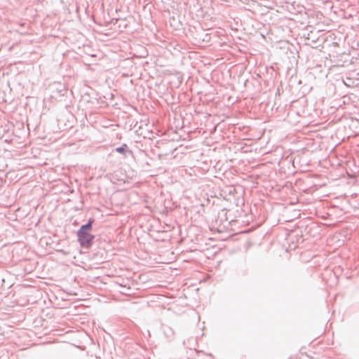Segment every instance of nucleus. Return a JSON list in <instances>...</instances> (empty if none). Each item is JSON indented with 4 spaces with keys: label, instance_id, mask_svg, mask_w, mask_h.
<instances>
[{
    "label": "nucleus",
    "instance_id": "obj_10",
    "mask_svg": "<svg viewBox=\"0 0 359 359\" xmlns=\"http://www.w3.org/2000/svg\"><path fill=\"white\" fill-rule=\"evenodd\" d=\"M269 3L273 4L274 1H268Z\"/></svg>",
    "mask_w": 359,
    "mask_h": 359
},
{
    "label": "nucleus",
    "instance_id": "obj_1",
    "mask_svg": "<svg viewBox=\"0 0 359 359\" xmlns=\"http://www.w3.org/2000/svg\"><path fill=\"white\" fill-rule=\"evenodd\" d=\"M94 222L93 218H89L88 222L81 225L77 231V240L82 248L89 249L93 243L95 237L90 232Z\"/></svg>",
    "mask_w": 359,
    "mask_h": 359
},
{
    "label": "nucleus",
    "instance_id": "obj_2",
    "mask_svg": "<svg viewBox=\"0 0 359 359\" xmlns=\"http://www.w3.org/2000/svg\"><path fill=\"white\" fill-rule=\"evenodd\" d=\"M282 7L292 15L305 13V7L301 5L299 1H280Z\"/></svg>",
    "mask_w": 359,
    "mask_h": 359
},
{
    "label": "nucleus",
    "instance_id": "obj_4",
    "mask_svg": "<svg viewBox=\"0 0 359 359\" xmlns=\"http://www.w3.org/2000/svg\"><path fill=\"white\" fill-rule=\"evenodd\" d=\"M162 330L163 332L165 337H166V339L168 341H171L174 339L175 331L171 327H170L167 325H163Z\"/></svg>",
    "mask_w": 359,
    "mask_h": 359
},
{
    "label": "nucleus",
    "instance_id": "obj_9",
    "mask_svg": "<svg viewBox=\"0 0 359 359\" xmlns=\"http://www.w3.org/2000/svg\"><path fill=\"white\" fill-rule=\"evenodd\" d=\"M265 7H271V5H264Z\"/></svg>",
    "mask_w": 359,
    "mask_h": 359
},
{
    "label": "nucleus",
    "instance_id": "obj_6",
    "mask_svg": "<svg viewBox=\"0 0 359 359\" xmlns=\"http://www.w3.org/2000/svg\"><path fill=\"white\" fill-rule=\"evenodd\" d=\"M306 39L311 41L313 43H316L318 41V37H316L313 36V32H311L309 34H308V36L306 37Z\"/></svg>",
    "mask_w": 359,
    "mask_h": 359
},
{
    "label": "nucleus",
    "instance_id": "obj_3",
    "mask_svg": "<svg viewBox=\"0 0 359 359\" xmlns=\"http://www.w3.org/2000/svg\"><path fill=\"white\" fill-rule=\"evenodd\" d=\"M114 151L122 154L124 158H127L128 156H134L133 151L128 149V147L126 143L122 144L120 147H116L114 149Z\"/></svg>",
    "mask_w": 359,
    "mask_h": 359
},
{
    "label": "nucleus",
    "instance_id": "obj_7",
    "mask_svg": "<svg viewBox=\"0 0 359 359\" xmlns=\"http://www.w3.org/2000/svg\"><path fill=\"white\" fill-rule=\"evenodd\" d=\"M115 11H116V13H118V12H121V8H118V7L116 6V8H115Z\"/></svg>",
    "mask_w": 359,
    "mask_h": 359
},
{
    "label": "nucleus",
    "instance_id": "obj_8",
    "mask_svg": "<svg viewBox=\"0 0 359 359\" xmlns=\"http://www.w3.org/2000/svg\"><path fill=\"white\" fill-rule=\"evenodd\" d=\"M114 20H115L116 22H117V21H118V19H116H116H112L111 22H113Z\"/></svg>",
    "mask_w": 359,
    "mask_h": 359
},
{
    "label": "nucleus",
    "instance_id": "obj_5",
    "mask_svg": "<svg viewBox=\"0 0 359 359\" xmlns=\"http://www.w3.org/2000/svg\"><path fill=\"white\" fill-rule=\"evenodd\" d=\"M195 39L200 42L201 41L203 42H210L211 39L210 34L205 33L204 30L201 29L200 32H197L196 36Z\"/></svg>",
    "mask_w": 359,
    "mask_h": 359
}]
</instances>
